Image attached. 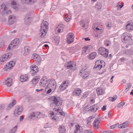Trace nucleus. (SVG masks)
Segmentation results:
<instances>
[{
  "instance_id": "obj_1",
  "label": "nucleus",
  "mask_w": 133,
  "mask_h": 133,
  "mask_svg": "<svg viewBox=\"0 0 133 133\" xmlns=\"http://www.w3.org/2000/svg\"><path fill=\"white\" fill-rule=\"evenodd\" d=\"M48 23L47 22L43 21L42 23L41 24V29L40 30V33L39 34V35L42 38H43L46 35V30H47L48 28Z\"/></svg>"
},
{
  "instance_id": "obj_2",
  "label": "nucleus",
  "mask_w": 133,
  "mask_h": 133,
  "mask_svg": "<svg viewBox=\"0 0 133 133\" xmlns=\"http://www.w3.org/2000/svg\"><path fill=\"white\" fill-rule=\"evenodd\" d=\"M131 35L129 33L126 32L123 33L122 36V42L126 43H129L130 45L132 44V39Z\"/></svg>"
},
{
  "instance_id": "obj_3",
  "label": "nucleus",
  "mask_w": 133,
  "mask_h": 133,
  "mask_svg": "<svg viewBox=\"0 0 133 133\" xmlns=\"http://www.w3.org/2000/svg\"><path fill=\"white\" fill-rule=\"evenodd\" d=\"M89 71L86 68L84 67L80 70L79 74L84 78H85L89 75Z\"/></svg>"
},
{
  "instance_id": "obj_4",
  "label": "nucleus",
  "mask_w": 133,
  "mask_h": 133,
  "mask_svg": "<svg viewBox=\"0 0 133 133\" xmlns=\"http://www.w3.org/2000/svg\"><path fill=\"white\" fill-rule=\"evenodd\" d=\"M52 99L53 101V103L52 104L57 106H60L62 105V101L58 96H53L52 97Z\"/></svg>"
},
{
  "instance_id": "obj_5",
  "label": "nucleus",
  "mask_w": 133,
  "mask_h": 133,
  "mask_svg": "<svg viewBox=\"0 0 133 133\" xmlns=\"http://www.w3.org/2000/svg\"><path fill=\"white\" fill-rule=\"evenodd\" d=\"M33 13V12L30 11L25 16V18L24 22L26 24H29L31 22L32 19V16Z\"/></svg>"
},
{
  "instance_id": "obj_6",
  "label": "nucleus",
  "mask_w": 133,
  "mask_h": 133,
  "mask_svg": "<svg viewBox=\"0 0 133 133\" xmlns=\"http://www.w3.org/2000/svg\"><path fill=\"white\" fill-rule=\"evenodd\" d=\"M47 85L48 88H52L53 92H54L56 87V83L55 80L54 79H49V83Z\"/></svg>"
},
{
  "instance_id": "obj_7",
  "label": "nucleus",
  "mask_w": 133,
  "mask_h": 133,
  "mask_svg": "<svg viewBox=\"0 0 133 133\" xmlns=\"http://www.w3.org/2000/svg\"><path fill=\"white\" fill-rule=\"evenodd\" d=\"M12 11L10 9H0V14L3 16L11 14Z\"/></svg>"
},
{
  "instance_id": "obj_8",
  "label": "nucleus",
  "mask_w": 133,
  "mask_h": 133,
  "mask_svg": "<svg viewBox=\"0 0 133 133\" xmlns=\"http://www.w3.org/2000/svg\"><path fill=\"white\" fill-rule=\"evenodd\" d=\"M66 67H67V69H70V70H75L76 65L75 63H73L71 61H69L66 62Z\"/></svg>"
},
{
  "instance_id": "obj_9",
  "label": "nucleus",
  "mask_w": 133,
  "mask_h": 133,
  "mask_svg": "<svg viewBox=\"0 0 133 133\" xmlns=\"http://www.w3.org/2000/svg\"><path fill=\"white\" fill-rule=\"evenodd\" d=\"M15 64V62L14 61H10L6 64L4 68V69L5 71H8L9 69H10L12 67L14 66Z\"/></svg>"
},
{
  "instance_id": "obj_10",
  "label": "nucleus",
  "mask_w": 133,
  "mask_h": 133,
  "mask_svg": "<svg viewBox=\"0 0 133 133\" xmlns=\"http://www.w3.org/2000/svg\"><path fill=\"white\" fill-rule=\"evenodd\" d=\"M49 80L45 78V77H43L41 79L39 85L41 87H44L47 84H48Z\"/></svg>"
},
{
  "instance_id": "obj_11",
  "label": "nucleus",
  "mask_w": 133,
  "mask_h": 133,
  "mask_svg": "<svg viewBox=\"0 0 133 133\" xmlns=\"http://www.w3.org/2000/svg\"><path fill=\"white\" fill-rule=\"evenodd\" d=\"M23 110V108L22 107H20L18 106H16L14 111V116H17L21 114Z\"/></svg>"
},
{
  "instance_id": "obj_12",
  "label": "nucleus",
  "mask_w": 133,
  "mask_h": 133,
  "mask_svg": "<svg viewBox=\"0 0 133 133\" xmlns=\"http://www.w3.org/2000/svg\"><path fill=\"white\" fill-rule=\"evenodd\" d=\"M16 17L13 15H11L9 16L8 18L9 24L11 25L14 23L16 21Z\"/></svg>"
},
{
  "instance_id": "obj_13",
  "label": "nucleus",
  "mask_w": 133,
  "mask_h": 133,
  "mask_svg": "<svg viewBox=\"0 0 133 133\" xmlns=\"http://www.w3.org/2000/svg\"><path fill=\"white\" fill-rule=\"evenodd\" d=\"M31 70L30 71V74L32 75H34L38 71V68L35 65H32L30 67Z\"/></svg>"
},
{
  "instance_id": "obj_14",
  "label": "nucleus",
  "mask_w": 133,
  "mask_h": 133,
  "mask_svg": "<svg viewBox=\"0 0 133 133\" xmlns=\"http://www.w3.org/2000/svg\"><path fill=\"white\" fill-rule=\"evenodd\" d=\"M19 41L18 39H15L12 41L11 43V45H12L14 48H16L17 46L20 44Z\"/></svg>"
},
{
  "instance_id": "obj_15",
  "label": "nucleus",
  "mask_w": 133,
  "mask_h": 133,
  "mask_svg": "<svg viewBox=\"0 0 133 133\" xmlns=\"http://www.w3.org/2000/svg\"><path fill=\"white\" fill-rule=\"evenodd\" d=\"M74 34L72 33H69L68 34V37L67 38V42L69 44H70L72 42L74 41V37L73 36Z\"/></svg>"
},
{
  "instance_id": "obj_16",
  "label": "nucleus",
  "mask_w": 133,
  "mask_h": 133,
  "mask_svg": "<svg viewBox=\"0 0 133 133\" xmlns=\"http://www.w3.org/2000/svg\"><path fill=\"white\" fill-rule=\"evenodd\" d=\"M74 133H82L83 129L82 127L79 125H76Z\"/></svg>"
},
{
  "instance_id": "obj_17",
  "label": "nucleus",
  "mask_w": 133,
  "mask_h": 133,
  "mask_svg": "<svg viewBox=\"0 0 133 133\" xmlns=\"http://www.w3.org/2000/svg\"><path fill=\"white\" fill-rule=\"evenodd\" d=\"M89 46H86L82 48V54L86 55L89 53L90 49L89 48Z\"/></svg>"
},
{
  "instance_id": "obj_18",
  "label": "nucleus",
  "mask_w": 133,
  "mask_h": 133,
  "mask_svg": "<svg viewBox=\"0 0 133 133\" xmlns=\"http://www.w3.org/2000/svg\"><path fill=\"white\" fill-rule=\"evenodd\" d=\"M12 79L11 78H8L5 80L3 82L4 84L8 86H10L11 85Z\"/></svg>"
},
{
  "instance_id": "obj_19",
  "label": "nucleus",
  "mask_w": 133,
  "mask_h": 133,
  "mask_svg": "<svg viewBox=\"0 0 133 133\" xmlns=\"http://www.w3.org/2000/svg\"><path fill=\"white\" fill-rule=\"evenodd\" d=\"M40 113L39 112H37L35 113L34 112L31 113L29 117L31 119L33 117L37 118L38 117V116L39 115Z\"/></svg>"
},
{
  "instance_id": "obj_20",
  "label": "nucleus",
  "mask_w": 133,
  "mask_h": 133,
  "mask_svg": "<svg viewBox=\"0 0 133 133\" xmlns=\"http://www.w3.org/2000/svg\"><path fill=\"white\" fill-rule=\"evenodd\" d=\"M33 58L35 61L37 62H40L41 61V57L40 56L37 54H33Z\"/></svg>"
},
{
  "instance_id": "obj_21",
  "label": "nucleus",
  "mask_w": 133,
  "mask_h": 133,
  "mask_svg": "<svg viewBox=\"0 0 133 133\" xmlns=\"http://www.w3.org/2000/svg\"><path fill=\"white\" fill-rule=\"evenodd\" d=\"M40 77L39 76H36L32 79V82L33 84L35 85L37 83Z\"/></svg>"
},
{
  "instance_id": "obj_22",
  "label": "nucleus",
  "mask_w": 133,
  "mask_h": 133,
  "mask_svg": "<svg viewBox=\"0 0 133 133\" xmlns=\"http://www.w3.org/2000/svg\"><path fill=\"white\" fill-rule=\"evenodd\" d=\"M20 80L22 82L27 81V79L28 78V77L26 75H21L20 76Z\"/></svg>"
},
{
  "instance_id": "obj_23",
  "label": "nucleus",
  "mask_w": 133,
  "mask_h": 133,
  "mask_svg": "<svg viewBox=\"0 0 133 133\" xmlns=\"http://www.w3.org/2000/svg\"><path fill=\"white\" fill-rule=\"evenodd\" d=\"M59 133H65L66 132V129L64 127L63 125L59 126Z\"/></svg>"
},
{
  "instance_id": "obj_24",
  "label": "nucleus",
  "mask_w": 133,
  "mask_h": 133,
  "mask_svg": "<svg viewBox=\"0 0 133 133\" xmlns=\"http://www.w3.org/2000/svg\"><path fill=\"white\" fill-rule=\"evenodd\" d=\"M24 55H26L28 54L30 51V47L28 46H25L24 47Z\"/></svg>"
},
{
  "instance_id": "obj_25",
  "label": "nucleus",
  "mask_w": 133,
  "mask_h": 133,
  "mask_svg": "<svg viewBox=\"0 0 133 133\" xmlns=\"http://www.w3.org/2000/svg\"><path fill=\"white\" fill-rule=\"evenodd\" d=\"M99 108V107L97 106V105H94L92 106H90L89 108V110H91V111H96Z\"/></svg>"
},
{
  "instance_id": "obj_26",
  "label": "nucleus",
  "mask_w": 133,
  "mask_h": 133,
  "mask_svg": "<svg viewBox=\"0 0 133 133\" xmlns=\"http://www.w3.org/2000/svg\"><path fill=\"white\" fill-rule=\"evenodd\" d=\"M16 103V100H14L11 103L9 104L8 107L6 109V110L7 111L9 110L11 108V107L14 105Z\"/></svg>"
},
{
  "instance_id": "obj_27",
  "label": "nucleus",
  "mask_w": 133,
  "mask_h": 133,
  "mask_svg": "<svg viewBox=\"0 0 133 133\" xmlns=\"http://www.w3.org/2000/svg\"><path fill=\"white\" fill-rule=\"evenodd\" d=\"M81 90L79 88H77V89L75 90L73 92V94L76 96H79V94L81 93Z\"/></svg>"
},
{
  "instance_id": "obj_28",
  "label": "nucleus",
  "mask_w": 133,
  "mask_h": 133,
  "mask_svg": "<svg viewBox=\"0 0 133 133\" xmlns=\"http://www.w3.org/2000/svg\"><path fill=\"white\" fill-rule=\"evenodd\" d=\"M7 60L6 55L4 54L2 55L1 57H0V63L2 64V63L3 62L5 61H6Z\"/></svg>"
},
{
  "instance_id": "obj_29",
  "label": "nucleus",
  "mask_w": 133,
  "mask_h": 133,
  "mask_svg": "<svg viewBox=\"0 0 133 133\" xmlns=\"http://www.w3.org/2000/svg\"><path fill=\"white\" fill-rule=\"evenodd\" d=\"M94 117L92 116H91L88 118L87 120V124L88 125H90L93 119L94 118Z\"/></svg>"
},
{
  "instance_id": "obj_30",
  "label": "nucleus",
  "mask_w": 133,
  "mask_h": 133,
  "mask_svg": "<svg viewBox=\"0 0 133 133\" xmlns=\"http://www.w3.org/2000/svg\"><path fill=\"white\" fill-rule=\"evenodd\" d=\"M96 55V53L95 52H94L90 54L89 56V58L91 59H92L95 58Z\"/></svg>"
},
{
  "instance_id": "obj_31",
  "label": "nucleus",
  "mask_w": 133,
  "mask_h": 133,
  "mask_svg": "<svg viewBox=\"0 0 133 133\" xmlns=\"http://www.w3.org/2000/svg\"><path fill=\"white\" fill-rule=\"evenodd\" d=\"M96 91L97 94L98 95H101L104 93L103 90L102 89L99 88H97L96 89Z\"/></svg>"
},
{
  "instance_id": "obj_32",
  "label": "nucleus",
  "mask_w": 133,
  "mask_h": 133,
  "mask_svg": "<svg viewBox=\"0 0 133 133\" xmlns=\"http://www.w3.org/2000/svg\"><path fill=\"white\" fill-rule=\"evenodd\" d=\"M108 50L107 49V50H105V51L101 52L100 54L104 57H107L108 56Z\"/></svg>"
},
{
  "instance_id": "obj_33",
  "label": "nucleus",
  "mask_w": 133,
  "mask_h": 133,
  "mask_svg": "<svg viewBox=\"0 0 133 133\" xmlns=\"http://www.w3.org/2000/svg\"><path fill=\"white\" fill-rule=\"evenodd\" d=\"M68 50L70 52L72 53H74L76 51V48L74 47H69L68 48Z\"/></svg>"
},
{
  "instance_id": "obj_34",
  "label": "nucleus",
  "mask_w": 133,
  "mask_h": 133,
  "mask_svg": "<svg viewBox=\"0 0 133 133\" xmlns=\"http://www.w3.org/2000/svg\"><path fill=\"white\" fill-rule=\"evenodd\" d=\"M127 126V123L126 122H124L119 125L118 126V128H123L126 127Z\"/></svg>"
},
{
  "instance_id": "obj_35",
  "label": "nucleus",
  "mask_w": 133,
  "mask_h": 133,
  "mask_svg": "<svg viewBox=\"0 0 133 133\" xmlns=\"http://www.w3.org/2000/svg\"><path fill=\"white\" fill-rule=\"evenodd\" d=\"M17 128V125H16L10 131L9 133H15Z\"/></svg>"
},
{
  "instance_id": "obj_36",
  "label": "nucleus",
  "mask_w": 133,
  "mask_h": 133,
  "mask_svg": "<svg viewBox=\"0 0 133 133\" xmlns=\"http://www.w3.org/2000/svg\"><path fill=\"white\" fill-rule=\"evenodd\" d=\"M117 98V96L116 95H114L112 97H109V100L112 102H113L116 100Z\"/></svg>"
},
{
  "instance_id": "obj_37",
  "label": "nucleus",
  "mask_w": 133,
  "mask_h": 133,
  "mask_svg": "<svg viewBox=\"0 0 133 133\" xmlns=\"http://www.w3.org/2000/svg\"><path fill=\"white\" fill-rule=\"evenodd\" d=\"M124 4V3L123 2H121V4H120V2H118L117 4V7L121 8L123 6Z\"/></svg>"
},
{
  "instance_id": "obj_38",
  "label": "nucleus",
  "mask_w": 133,
  "mask_h": 133,
  "mask_svg": "<svg viewBox=\"0 0 133 133\" xmlns=\"http://www.w3.org/2000/svg\"><path fill=\"white\" fill-rule=\"evenodd\" d=\"M9 4H5L4 3L1 6V8H7L9 7Z\"/></svg>"
},
{
  "instance_id": "obj_39",
  "label": "nucleus",
  "mask_w": 133,
  "mask_h": 133,
  "mask_svg": "<svg viewBox=\"0 0 133 133\" xmlns=\"http://www.w3.org/2000/svg\"><path fill=\"white\" fill-rule=\"evenodd\" d=\"M105 50H107V49H106L105 48L103 47L99 48L98 49L99 52L100 54L101 53V52H103L104 51H105Z\"/></svg>"
},
{
  "instance_id": "obj_40",
  "label": "nucleus",
  "mask_w": 133,
  "mask_h": 133,
  "mask_svg": "<svg viewBox=\"0 0 133 133\" xmlns=\"http://www.w3.org/2000/svg\"><path fill=\"white\" fill-rule=\"evenodd\" d=\"M67 86L68 85H65L62 84L60 87V88L61 90H64Z\"/></svg>"
},
{
  "instance_id": "obj_41",
  "label": "nucleus",
  "mask_w": 133,
  "mask_h": 133,
  "mask_svg": "<svg viewBox=\"0 0 133 133\" xmlns=\"http://www.w3.org/2000/svg\"><path fill=\"white\" fill-rule=\"evenodd\" d=\"M54 40L56 44H58L60 41V38L59 37H55L54 39Z\"/></svg>"
},
{
  "instance_id": "obj_42",
  "label": "nucleus",
  "mask_w": 133,
  "mask_h": 133,
  "mask_svg": "<svg viewBox=\"0 0 133 133\" xmlns=\"http://www.w3.org/2000/svg\"><path fill=\"white\" fill-rule=\"evenodd\" d=\"M69 15L70 16L68 18H67V17H65L64 18V19L65 21H66L67 22H68L70 21V20L71 19V15L70 14H69Z\"/></svg>"
},
{
  "instance_id": "obj_43",
  "label": "nucleus",
  "mask_w": 133,
  "mask_h": 133,
  "mask_svg": "<svg viewBox=\"0 0 133 133\" xmlns=\"http://www.w3.org/2000/svg\"><path fill=\"white\" fill-rule=\"evenodd\" d=\"M5 55H6V57L7 59L10 58L12 55L11 53H9L8 54H5Z\"/></svg>"
},
{
  "instance_id": "obj_44",
  "label": "nucleus",
  "mask_w": 133,
  "mask_h": 133,
  "mask_svg": "<svg viewBox=\"0 0 133 133\" xmlns=\"http://www.w3.org/2000/svg\"><path fill=\"white\" fill-rule=\"evenodd\" d=\"M95 63V65L94 67V69H96V70H99V68H98V66H100L101 64H97V62H96Z\"/></svg>"
},
{
  "instance_id": "obj_45",
  "label": "nucleus",
  "mask_w": 133,
  "mask_h": 133,
  "mask_svg": "<svg viewBox=\"0 0 133 133\" xmlns=\"http://www.w3.org/2000/svg\"><path fill=\"white\" fill-rule=\"evenodd\" d=\"M101 121V118H100L98 119H96L94 122L95 123L97 124H99L100 123V121Z\"/></svg>"
},
{
  "instance_id": "obj_46",
  "label": "nucleus",
  "mask_w": 133,
  "mask_h": 133,
  "mask_svg": "<svg viewBox=\"0 0 133 133\" xmlns=\"http://www.w3.org/2000/svg\"><path fill=\"white\" fill-rule=\"evenodd\" d=\"M102 5L100 3H98L96 5L95 8H101Z\"/></svg>"
},
{
  "instance_id": "obj_47",
  "label": "nucleus",
  "mask_w": 133,
  "mask_h": 133,
  "mask_svg": "<svg viewBox=\"0 0 133 133\" xmlns=\"http://www.w3.org/2000/svg\"><path fill=\"white\" fill-rule=\"evenodd\" d=\"M131 83H129L128 84L127 86H126V90H127L129 89L131 86Z\"/></svg>"
},
{
  "instance_id": "obj_48",
  "label": "nucleus",
  "mask_w": 133,
  "mask_h": 133,
  "mask_svg": "<svg viewBox=\"0 0 133 133\" xmlns=\"http://www.w3.org/2000/svg\"><path fill=\"white\" fill-rule=\"evenodd\" d=\"M14 46H13L12 45H11V44H10L9 45V46L8 47V48L6 50H9L10 49H12V50L14 48Z\"/></svg>"
},
{
  "instance_id": "obj_49",
  "label": "nucleus",
  "mask_w": 133,
  "mask_h": 133,
  "mask_svg": "<svg viewBox=\"0 0 133 133\" xmlns=\"http://www.w3.org/2000/svg\"><path fill=\"white\" fill-rule=\"evenodd\" d=\"M22 2L23 4H30V3L28 2V0H22Z\"/></svg>"
},
{
  "instance_id": "obj_50",
  "label": "nucleus",
  "mask_w": 133,
  "mask_h": 133,
  "mask_svg": "<svg viewBox=\"0 0 133 133\" xmlns=\"http://www.w3.org/2000/svg\"><path fill=\"white\" fill-rule=\"evenodd\" d=\"M125 104V102L122 103V102H120L119 103L118 105L117 106L120 108H121Z\"/></svg>"
},
{
  "instance_id": "obj_51",
  "label": "nucleus",
  "mask_w": 133,
  "mask_h": 133,
  "mask_svg": "<svg viewBox=\"0 0 133 133\" xmlns=\"http://www.w3.org/2000/svg\"><path fill=\"white\" fill-rule=\"evenodd\" d=\"M99 125V124H97V123L94 122L93 124V127L95 128L96 129H98V128Z\"/></svg>"
},
{
  "instance_id": "obj_52",
  "label": "nucleus",
  "mask_w": 133,
  "mask_h": 133,
  "mask_svg": "<svg viewBox=\"0 0 133 133\" xmlns=\"http://www.w3.org/2000/svg\"><path fill=\"white\" fill-rule=\"evenodd\" d=\"M96 62H97V64H102V63H104V64H105V63L104 61H101L100 60H98Z\"/></svg>"
},
{
  "instance_id": "obj_53",
  "label": "nucleus",
  "mask_w": 133,
  "mask_h": 133,
  "mask_svg": "<svg viewBox=\"0 0 133 133\" xmlns=\"http://www.w3.org/2000/svg\"><path fill=\"white\" fill-rule=\"evenodd\" d=\"M87 94L86 93H84L82 97V99L85 98L87 97Z\"/></svg>"
},
{
  "instance_id": "obj_54",
  "label": "nucleus",
  "mask_w": 133,
  "mask_h": 133,
  "mask_svg": "<svg viewBox=\"0 0 133 133\" xmlns=\"http://www.w3.org/2000/svg\"><path fill=\"white\" fill-rule=\"evenodd\" d=\"M110 42L108 40H107L104 42L105 44L107 46H108L109 45V43Z\"/></svg>"
},
{
  "instance_id": "obj_55",
  "label": "nucleus",
  "mask_w": 133,
  "mask_h": 133,
  "mask_svg": "<svg viewBox=\"0 0 133 133\" xmlns=\"http://www.w3.org/2000/svg\"><path fill=\"white\" fill-rule=\"evenodd\" d=\"M11 4L12 5H16V2L14 1H12L11 2Z\"/></svg>"
},
{
  "instance_id": "obj_56",
  "label": "nucleus",
  "mask_w": 133,
  "mask_h": 133,
  "mask_svg": "<svg viewBox=\"0 0 133 133\" xmlns=\"http://www.w3.org/2000/svg\"><path fill=\"white\" fill-rule=\"evenodd\" d=\"M28 2L30 3V4H31L34 2H35L36 1V0H28Z\"/></svg>"
},
{
  "instance_id": "obj_57",
  "label": "nucleus",
  "mask_w": 133,
  "mask_h": 133,
  "mask_svg": "<svg viewBox=\"0 0 133 133\" xmlns=\"http://www.w3.org/2000/svg\"><path fill=\"white\" fill-rule=\"evenodd\" d=\"M49 89H48L47 91V93L48 94H50L51 91L52 90V89L51 88H49Z\"/></svg>"
},
{
  "instance_id": "obj_58",
  "label": "nucleus",
  "mask_w": 133,
  "mask_h": 133,
  "mask_svg": "<svg viewBox=\"0 0 133 133\" xmlns=\"http://www.w3.org/2000/svg\"><path fill=\"white\" fill-rule=\"evenodd\" d=\"M124 54H128L129 53V50H125L123 52Z\"/></svg>"
},
{
  "instance_id": "obj_59",
  "label": "nucleus",
  "mask_w": 133,
  "mask_h": 133,
  "mask_svg": "<svg viewBox=\"0 0 133 133\" xmlns=\"http://www.w3.org/2000/svg\"><path fill=\"white\" fill-rule=\"evenodd\" d=\"M4 105L3 104H2L0 105V110L3 109L4 108Z\"/></svg>"
},
{
  "instance_id": "obj_60",
  "label": "nucleus",
  "mask_w": 133,
  "mask_h": 133,
  "mask_svg": "<svg viewBox=\"0 0 133 133\" xmlns=\"http://www.w3.org/2000/svg\"><path fill=\"white\" fill-rule=\"evenodd\" d=\"M116 125H114L112 126H110V127L111 129H113L115 128H116Z\"/></svg>"
},
{
  "instance_id": "obj_61",
  "label": "nucleus",
  "mask_w": 133,
  "mask_h": 133,
  "mask_svg": "<svg viewBox=\"0 0 133 133\" xmlns=\"http://www.w3.org/2000/svg\"><path fill=\"white\" fill-rule=\"evenodd\" d=\"M106 106L105 105H104L103 107L102 108V110L103 111H104L106 109Z\"/></svg>"
},
{
  "instance_id": "obj_62",
  "label": "nucleus",
  "mask_w": 133,
  "mask_h": 133,
  "mask_svg": "<svg viewBox=\"0 0 133 133\" xmlns=\"http://www.w3.org/2000/svg\"><path fill=\"white\" fill-rule=\"evenodd\" d=\"M112 25L110 23L108 24L107 25V27L108 29L110 28L112 26Z\"/></svg>"
},
{
  "instance_id": "obj_63",
  "label": "nucleus",
  "mask_w": 133,
  "mask_h": 133,
  "mask_svg": "<svg viewBox=\"0 0 133 133\" xmlns=\"http://www.w3.org/2000/svg\"><path fill=\"white\" fill-rule=\"evenodd\" d=\"M88 26L87 25H86L85 24H84L83 25H82V26L83 27H85V30H86V29H87V26Z\"/></svg>"
},
{
  "instance_id": "obj_64",
  "label": "nucleus",
  "mask_w": 133,
  "mask_h": 133,
  "mask_svg": "<svg viewBox=\"0 0 133 133\" xmlns=\"http://www.w3.org/2000/svg\"><path fill=\"white\" fill-rule=\"evenodd\" d=\"M103 133H111V132L109 131H106L103 132Z\"/></svg>"
}]
</instances>
